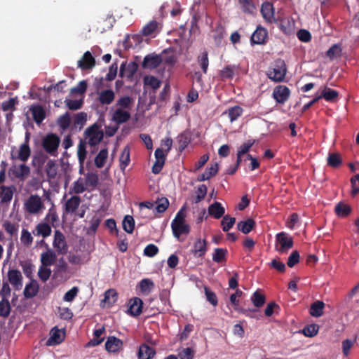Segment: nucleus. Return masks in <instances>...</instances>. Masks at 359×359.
I'll return each instance as SVG.
<instances>
[{
    "label": "nucleus",
    "mask_w": 359,
    "mask_h": 359,
    "mask_svg": "<svg viewBox=\"0 0 359 359\" xmlns=\"http://www.w3.org/2000/svg\"><path fill=\"white\" fill-rule=\"evenodd\" d=\"M137 65L135 62H123L120 67L119 76L131 79L137 69Z\"/></svg>",
    "instance_id": "obj_12"
},
{
    "label": "nucleus",
    "mask_w": 359,
    "mask_h": 359,
    "mask_svg": "<svg viewBox=\"0 0 359 359\" xmlns=\"http://www.w3.org/2000/svg\"><path fill=\"white\" fill-rule=\"evenodd\" d=\"M50 275H51V270L49 268H48V266L41 265L39 267V269L38 271V276L42 281H43V282L47 281L49 279Z\"/></svg>",
    "instance_id": "obj_59"
},
{
    "label": "nucleus",
    "mask_w": 359,
    "mask_h": 359,
    "mask_svg": "<svg viewBox=\"0 0 359 359\" xmlns=\"http://www.w3.org/2000/svg\"><path fill=\"white\" fill-rule=\"evenodd\" d=\"M208 214L215 219H219L224 217L225 213V208L222 205L217 201L214 202L208 207Z\"/></svg>",
    "instance_id": "obj_23"
},
{
    "label": "nucleus",
    "mask_w": 359,
    "mask_h": 359,
    "mask_svg": "<svg viewBox=\"0 0 359 359\" xmlns=\"http://www.w3.org/2000/svg\"><path fill=\"white\" fill-rule=\"evenodd\" d=\"M20 240L24 245L29 247L32 244L33 237L27 229H23L22 231Z\"/></svg>",
    "instance_id": "obj_62"
},
{
    "label": "nucleus",
    "mask_w": 359,
    "mask_h": 359,
    "mask_svg": "<svg viewBox=\"0 0 359 359\" xmlns=\"http://www.w3.org/2000/svg\"><path fill=\"white\" fill-rule=\"evenodd\" d=\"M327 163L331 168H339L342 163V158L339 153H330L327 158Z\"/></svg>",
    "instance_id": "obj_39"
},
{
    "label": "nucleus",
    "mask_w": 359,
    "mask_h": 359,
    "mask_svg": "<svg viewBox=\"0 0 359 359\" xmlns=\"http://www.w3.org/2000/svg\"><path fill=\"white\" fill-rule=\"evenodd\" d=\"M53 245L60 255H65L68 251V245L66 243L65 236L59 230L55 231Z\"/></svg>",
    "instance_id": "obj_7"
},
{
    "label": "nucleus",
    "mask_w": 359,
    "mask_h": 359,
    "mask_svg": "<svg viewBox=\"0 0 359 359\" xmlns=\"http://www.w3.org/2000/svg\"><path fill=\"white\" fill-rule=\"evenodd\" d=\"M98 175L94 172H88L86 175V185L95 188L98 184Z\"/></svg>",
    "instance_id": "obj_57"
},
{
    "label": "nucleus",
    "mask_w": 359,
    "mask_h": 359,
    "mask_svg": "<svg viewBox=\"0 0 359 359\" xmlns=\"http://www.w3.org/2000/svg\"><path fill=\"white\" fill-rule=\"evenodd\" d=\"M241 6V9L243 13L252 14L253 13L255 6L252 0H238Z\"/></svg>",
    "instance_id": "obj_53"
},
{
    "label": "nucleus",
    "mask_w": 359,
    "mask_h": 359,
    "mask_svg": "<svg viewBox=\"0 0 359 359\" xmlns=\"http://www.w3.org/2000/svg\"><path fill=\"white\" fill-rule=\"evenodd\" d=\"M255 220L252 218H248L246 220L238 222L237 229L244 234H248L255 229Z\"/></svg>",
    "instance_id": "obj_28"
},
{
    "label": "nucleus",
    "mask_w": 359,
    "mask_h": 359,
    "mask_svg": "<svg viewBox=\"0 0 359 359\" xmlns=\"http://www.w3.org/2000/svg\"><path fill=\"white\" fill-rule=\"evenodd\" d=\"M31 111L33 119L37 124H40L45 119L46 111L41 106H34L31 108Z\"/></svg>",
    "instance_id": "obj_34"
},
{
    "label": "nucleus",
    "mask_w": 359,
    "mask_h": 359,
    "mask_svg": "<svg viewBox=\"0 0 359 359\" xmlns=\"http://www.w3.org/2000/svg\"><path fill=\"white\" fill-rule=\"evenodd\" d=\"M86 138L90 146L98 144L103 138V132L99 130L97 124L94 123L85 131Z\"/></svg>",
    "instance_id": "obj_5"
},
{
    "label": "nucleus",
    "mask_w": 359,
    "mask_h": 359,
    "mask_svg": "<svg viewBox=\"0 0 359 359\" xmlns=\"http://www.w3.org/2000/svg\"><path fill=\"white\" fill-rule=\"evenodd\" d=\"M290 90L286 86L279 85L274 88L272 97L277 103L284 104L289 99Z\"/></svg>",
    "instance_id": "obj_8"
},
{
    "label": "nucleus",
    "mask_w": 359,
    "mask_h": 359,
    "mask_svg": "<svg viewBox=\"0 0 359 359\" xmlns=\"http://www.w3.org/2000/svg\"><path fill=\"white\" fill-rule=\"evenodd\" d=\"M338 95L339 93L337 90L328 87H325L324 90L322 91L321 95H319V96H322V98H324L326 101L328 102H333L337 98Z\"/></svg>",
    "instance_id": "obj_46"
},
{
    "label": "nucleus",
    "mask_w": 359,
    "mask_h": 359,
    "mask_svg": "<svg viewBox=\"0 0 359 359\" xmlns=\"http://www.w3.org/2000/svg\"><path fill=\"white\" fill-rule=\"evenodd\" d=\"M198 62L199 63L203 72L206 74L209 65L208 55L206 51L203 52L201 55L198 57Z\"/></svg>",
    "instance_id": "obj_54"
},
{
    "label": "nucleus",
    "mask_w": 359,
    "mask_h": 359,
    "mask_svg": "<svg viewBox=\"0 0 359 359\" xmlns=\"http://www.w3.org/2000/svg\"><path fill=\"white\" fill-rule=\"evenodd\" d=\"M11 170L13 175L20 180H25L30 173L29 167L25 164H21L18 166L15 165Z\"/></svg>",
    "instance_id": "obj_24"
},
{
    "label": "nucleus",
    "mask_w": 359,
    "mask_h": 359,
    "mask_svg": "<svg viewBox=\"0 0 359 359\" xmlns=\"http://www.w3.org/2000/svg\"><path fill=\"white\" fill-rule=\"evenodd\" d=\"M319 327L316 324H310L304 327L302 333L308 337H313L318 332Z\"/></svg>",
    "instance_id": "obj_52"
},
{
    "label": "nucleus",
    "mask_w": 359,
    "mask_h": 359,
    "mask_svg": "<svg viewBox=\"0 0 359 359\" xmlns=\"http://www.w3.org/2000/svg\"><path fill=\"white\" fill-rule=\"evenodd\" d=\"M131 117L130 113L122 109H116L113 115L112 120L118 125L126 123Z\"/></svg>",
    "instance_id": "obj_20"
},
{
    "label": "nucleus",
    "mask_w": 359,
    "mask_h": 359,
    "mask_svg": "<svg viewBox=\"0 0 359 359\" xmlns=\"http://www.w3.org/2000/svg\"><path fill=\"white\" fill-rule=\"evenodd\" d=\"M123 228L128 233H132L135 228V220L130 215H126L123 221Z\"/></svg>",
    "instance_id": "obj_51"
},
{
    "label": "nucleus",
    "mask_w": 359,
    "mask_h": 359,
    "mask_svg": "<svg viewBox=\"0 0 359 359\" xmlns=\"http://www.w3.org/2000/svg\"><path fill=\"white\" fill-rule=\"evenodd\" d=\"M38 291L39 286L37 283L35 282L34 280H32V281L26 285L23 294L25 298L29 299L36 296Z\"/></svg>",
    "instance_id": "obj_36"
},
{
    "label": "nucleus",
    "mask_w": 359,
    "mask_h": 359,
    "mask_svg": "<svg viewBox=\"0 0 359 359\" xmlns=\"http://www.w3.org/2000/svg\"><path fill=\"white\" fill-rule=\"evenodd\" d=\"M156 352L155 349L146 344H142L140 346L137 352L138 359H152Z\"/></svg>",
    "instance_id": "obj_17"
},
{
    "label": "nucleus",
    "mask_w": 359,
    "mask_h": 359,
    "mask_svg": "<svg viewBox=\"0 0 359 359\" xmlns=\"http://www.w3.org/2000/svg\"><path fill=\"white\" fill-rule=\"evenodd\" d=\"M8 280L15 290H20L22 287V276L18 269H9L8 271Z\"/></svg>",
    "instance_id": "obj_10"
},
{
    "label": "nucleus",
    "mask_w": 359,
    "mask_h": 359,
    "mask_svg": "<svg viewBox=\"0 0 359 359\" xmlns=\"http://www.w3.org/2000/svg\"><path fill=\"white\" fill-rule=\"evenodd\" d=\"M236 218L231 217L229 215H224L222 220L221 221V225L222 226V230L224 232H228L235 224Z\"/></svg>",
    "instance_id": "obj_49"
},
{
    "label": "nucleus",
    "mask_w": 359,
    "mask_h": 359,
    "mask_svg": "<svg viewBox=\"0 0 359 359\" xmlns=\"http://www.w3.org/2000/svg\"><path fill=\"white\" fill-rule=\"evenodd\" d=\"M105 332L104 327H102L99 329H96L93 332V338L90 340L88 346H95L100 344L104 339V337H101V335Z\"/></svg>",
    "instance_id": "obj_38"
},
{
    "label": "nucleus",
    "mask_w": 359,
    "mask_h": 359,
    "mask_svg": "<svg viewBox=\"0 0 359 359\" xmlns=\"http://www.w3.org/2000/svg\"><path fill=\"white\" fill-rule=\"evenodd\" d=\"M228 250L226 248H215L212 254V260L216 263L226 262Z\"/></svg>",
    "instance_id": "obj_44"
},
{
    "label": "nucleus",
    "mask_w": 359,
    "mask_h": 359,
    "mask_svg": "<svg viewBox=\"0 0 359 359\" xmlns=\"http://www.w3.org/2000/svg\"><path fill=\"white\" fill-rule=\"evenodd\" d=\"M143 302L139 297H135L129 302L128 312L133 316H138L142 311Z\"/></svg>",
    "instance_id": "obj_18"
},
{
    "label": "nucleus",
    "mask_w": 359,
    "mask_h": 359,
    "mask_svg": "<svg viewBox=\"0 0 359 359\" xmlns=\"http://www.w3.org/2000/svg\"><path fill=\"white\" fill-rule=\"evenodd\" d=\"M52 232V229L50 226L46 222L39 223L36 227L34 231H33V233L34 236H42L43 238H46L50 236Z\"/></svg>",
    "instance_id": "obj_25"
},
{
    "label": "nucleus",
    "mask_w": 359,
    "mask_h": 359,
    "mask_svg": "<svg viewBox=\"0 0 359 359\" xmlns=\"http://www.w3.org/2000/svg\"><path fill=\"white\" fill-rule=\"evenodd\" d=\"M86 122V114L84 112H80L77 114L74 120V126L76 128L81 129L83 127Z\"/></svg>",
    "instance_id": "obj_61"
},
{
    "label": "nucleus",
    "mask_w": 359,
    "mask_h": 359,
    "mask_svg": "<svg viewBox=\"0 0 359 359\" xmlns=\"http://www.w3.org/2000/svg\"><path fill=\"white\" fill-rule=\"evenodd\" d=\"M95 60L89 51H86L83 57L78 61V67L82 69H88L95 66Z\"/></svg>",
    "instance_id": "obj_22"
},
{
    "label": "nucleus",
    "mask_w": 359,
    "mask_h": 359,
    "mask_svg": "<svg viewBox=\"0 0 359 359\" xmlns=\"http://www.w3.org/2000/svg\"><path fill=\"white\" fill-rule=\"evenodd\" d=\"M325 304L322 301L314 302L310 307L309 313L313 317H320L323 314Z\"/></svg>",
    "instance_id": "obj_35"
},
{
    "label": "nucleus",
    "mask_w": 359,
    "mask_h": 359,
    "mask_svg": "<svg viewBox=\"0 0 359 359\" xmlns=\"http://www.w3.org/2000/svg\"><path fill=\"white\" fill-rule=\"evenodd\" d=\"M119 161L121 170H124L130 162V147L128 145L126 146L122 150Z\"/></svg>",
    "instance_id": "obj_37"
},
{
    "label": "nucleus",
    "mask_w": 359,
    "mask_h": 359,
    "mask_svg": "<svg viewBox=\"0 0 359 359\" xmlns=\"http://www.w3.org/2000/svg\"><path fill=\"white\" fill-rule=\"evenodd\" d=\"M287 73V67L285 61L278 59L274 62L273 66L270 67L266 72L268 78L276 82H280L284 80Z\"/></svg>",
    "instance_id": "obj_2"
},
{
    "label": "nucleus",
    "mask_w": 359,
    "mask_h": 359,
    "mask_svg": "<svg viewBox=\"0 0 359 359\" xmlns=\"http://www.w3.org/2000/svg\"><path fill=\"white\" fill-rule=\"evenodd\" d=\"M56 260V254L50 249L41 255V262L43 266H50L54 264Z\"/></svg>",
    "instance_id": "obj_29"
},
{
    "label": "nucleus",
    "mask_w": 359,
    "mask_h": 359,
    "mask_svg": "<svg viewBox=\"0 0 359 359\" xmlns=\"http://www.w3.org/2000/svg\"><path fill=\"white\" fill-rule=\"evenodd\" d=\"M31 154V150L27 140L25 143L20 145L18 158L21 161L25 162L28 160Z\"/></svg>",
    "instance_id": "obj_43"
},
{
    "label": "nucleus",
    "mask_w": 359,
    "mask_h": 359,
    "mask_svg": "<svg viewBox=\"0 0 359 359\" xmlns=\"http://www.w3.org/2000/svg\"><path fill=\"white\" fill-rule=\"evenodd\" d=\"M243 294V291L239 289H236L235 293L231 294L230 296V302L232 306H233L234 310L237 311L239 313H241L244 315L248 316V310L243 308L239 307V300L237 299L238 297H241Z\"/></svg>",
    "instance_id": "obj_27"
},
{
    "label": "nucleus",
    "mask_w": 359,
    "mask_h": 359,
    "mask_svg": "<svg viewBox=\"0 0 359 359\" xmlns=\"http://www.w3.org/2000/svg\"><path fill=\"white\" fill-rule=\"evenodd\" d=\"M144 83L153 89H158L161 86V81L154 76H146L144 79Z\"/></svg>",
    "instance_id": "obj_60"
},
{
    "label": "nucleus",
    "mask_w": 359,
    "mask_h": 359,
    "mask_svg": "<svg viewBox=\"0 0 359 359\" xmlns=\"http://www.w3.org/2000/svg\"><path fill=\"white\" fill-rule=\"evenodd\" d=\"M251 300L255 306L261 307L264 304L266 298L263 294L258 291H255L251 297Z\"/></svg>",
    "instance_id": "obj_56"
},
{
    "label": "nucleus",
    "mask_w": 359,
    "mask_h": 359,
    "mask_svg": "<svg viewBox=\"0 0 359 359\" xmlns=\"http://www.w3.org/2000/svg\"><path fill=\"white\" fill-rule=\"evenodd\" d=\"M11 306L8 299L0 301V316L7 318L11 313Z\"/></svg>",
    "instance_id": "obj_50"
},
{
    "label": "nucleus",
    "mask_w": 359,
    "mask_h": 359,
    "mask_svg": "<svg viewBox=\"0 0 359 359\" xmlns=\"http://www.w3.org/2000/svg\"><path fill=\"white\" fill-rule=\"evenodd\" d=\"M207 250L208 243L206 240L198 238L194 243L191 252L195 257H202L205 255Z\"/></svg>",
    "instance_id": "obj_15"
},
{
    "label": "nucleus",
    "mask_w": 359,
    "mask_h": 359,
    "mask_svg": "<svg viewBox=\"0 0 359 359\" xmlns=\"http://www.w3.org/2000/svg\"><path fill=\"white\" fill-rule=\"evenodd\" d=\"M161 29V24L156 20H151L147 23L142 29V34L144 36H149L159 32Z\"/></svg>",
    "instance_id": "obj_16"
},
{
    "label": "nucleus",
    "mask_w": 359,
    "mask_h": 359,
    "mask_svg": "<svg viewBox=\"0 0 359 359\" xmlns=\"http://www.w3.org/2000/svg\"><path fill=\"white\" fill-rule=\"evenodd\" d=\"M238 66L235 65H226L219 71V76L222 80L233 79L235 72L238 70Z\"/></svg>",
    "instance_id": "obj_32"
},
{
    "label": "nucleus",
    "mask_w": 359,
    "mask_h": 359,
    "mask_svg": "<svg viewBox=\"0 0 359 359\" xmlns=\"http://www.w3.org/2000/svg\"><path fill=\"white\" fill-rule=\"evenodd\" d=\"M185 217L186 215L184 212V208H182L171 222L173 236L177 239L182 234L187 235L190 232V226L185 223Z\"/></svg>",
    "instance_id": "obj_1"
},
{
    "label": "nucleus",
    "mask_w": 359,
    "mask_h": 359,
    "mask_svg": "<svg viewBox=\"0 0 359 359\" xmlns=\"http://www.w3.org/2000/svg\"><path fill=\"white\" fill-rule=\"evenodd\" d=\"M351 207L343 202L338 203L334 208L335 214L338 217L342 218L346 217L348 215H349L351 212Z\"/></svg>",
    "instance_id": "obj_33"
},
{
    "label": "nucleus",
    "mask_w": 359,
    "mask_h": 359,
    "mask_svg": "<svg viewBox=\"0 0 359 359\" xmlns=\"http://www.w3.org/2000/svg\"><path fill=\"white\" fill-rule=\"evenodd\" d=\"M226 113H227L230 121L233 122L243 114V109L238 105H236L229 107Z\"/></svg>",
    "instance_id": "obj_41"
},
{
    "label": "nucleus",
    "mask_w": 359,
    "mask_h": 359,
    "mask_svg": "<svg viewBox=\"0 0 359 359\" xmlns=\"http://www.w3.org/2000/svg\"><path fill=\"white\" fill-rule=\"evenodd\" d=\"M65 337V332H62L57 327H54L50 332V337L46 341V345L54 346L60 344L64 341Z\"/></svg>",
    "instance_id": "obj_14"
},
{
    "label": "nucleus",
    "mask_w": 359,
    "mask_h": 359,
    "mask_svg": "<svg viewBox=\"0 0 359 359\" xmlns=\"http://www.w3.org/2000/svg\"><path fill=\"white\" fill-rule=\"evenodd\" d=\"M58 124L62 129H67L69 127L71 123V118L69 113L66 112L65 114L60 116L58 118Z\"/></svg>",
    "instance_id": "obj_64"
},
{
    "label": "nucleus",
    "mask_w": 359,
    "mask_h": 359,
    "mask_svg": "<svg viewBox=\"0 0 359 359\" xmlns=\"http://www.w3.org/2000/svg\"><path fill=\"white\" fill-rule=\"evenodd\" d=\"M85 184H86L84 183L83 179L79 177L76 181H75L73 183L72 187L70 188L69 193L76 194L83 193L86 189L85 187Z\"/></svg>",
    "instance_id": "obj_45"
},
{
    "label": "nucleus",
    "mask_w": 359,
    "mask_h": 359,
    "mask_svg": "<svg viewBox=\"0 0 359 359\" xmlns=\"http://www.w3.org/2000/svg\"><path fill=\"white\" fill-rule=\"evenodd\" d=\"M60 143V139L57 134L48 133L42 140V147L50 155L56 156Z\"/></svg>",
    "instance_id": "obj_3"
},
{
    "label": "nucleus",
    "mask_w": 359,
    "mask_h": 359,
    "mask_svg": "<svg viewBox=\"0 0 359 359\" xmlns=\"http://www.w3.org/2000/svg\"><path fill=\"white\" fill-rule=\"evenodd\" d=\"M44 208L41 197L37 195H31L25 203V209L29 214H37Z\"/></svg>",
    "instance_id": "obj_6"
},
{
    "label": "nucleus",
    "mask_w": 359,
    "mask_h": 359,
    "mask_svg": "<svg viewBox=\"0 0 359 359\" xmlns=\"http://www.w3.org/2000/svg\"><path fill=\"white\" fill-rule=\"evenodd\" d=\"M276 250L280 253L287 252L294 245L292 236L284 231L276 234Z\"/></svg>",
    "instance_id": "obj_4"
},
{
    "label": "nucleus",
    "mask_w": 359,
    "mask_h": 359,
    "mask_svg": "<svg viewBox=\"0 0 359 359\" xmlns=\"http://www.w3.org/2000/svg\"><path fill=\"white\" fill-rule=\"evenodd\" d=\"M133 99L130 96L125 95L119 97L116 103V106L118 107V109H130L133 104Z\"/></svg>",
    "instance_id": "obj_42"
},
{
    "label": "nucleus",
    "mask_w": 359,
    "mask_h": 359,
    "mask_svg": "<svg viewBox=\"0 0 359 359\" xmlns=\"http://www.w3.org/2000/svg\"><path fill=\"white\" fill-rule=\"evenodd\" d=\"M161 62H162V58L160 55H148L144 58L142 65L144 67H149L150 69H155V68L158 67Z\"/></svg>",
    "instance_id": "obj_26"
},
{
    "label": "nucleus",
    "mask_w": 359,
    "mask_h": 359,
    "mask_svg": "<svg viewBox=\"0 0 359 359\" xmlns=\"http://www.w3.org/2000/svg\"><path fill=\"white\" fill-rule=\"evenodd\" d=\"M107 156V149H101L95 158V164L96 167L98 168H102L106 162Z\"/></svg>",
    "instance_id": "obj_47"
},
{
    "label": "nucleus",
    "mask_w": 359,
    "mask_h": 359,
    "mask_svg": "<svg viewBox=\"0 0 359 359\" xmlns=\"http://www.w3.org/2000/svg\"><path fill=\"white\" fill-rule=\"evenodd\" d=\"M115 98V93L112 90H103L98 93L97 100L102 105H109Z\"/></svg>",
    "instance_id": "obj_19"
},
{
    "label": "nucleus",
    "mask_w": 359,
    "mask_h": 359,
    "mask_svg": "<svg viewBox=\"0 0 359 359\" xmlns=\"http://www.w3.org/2000/svg\"><path fill=\"white\" fill-rule=\"evenodd\" d=\"M15 191L16 187L14 185L0 186V204L9 203L11 201L13 194Z\"/></svg>",
    "instance_id": "obj_13"
},
{
    "label": "nucleus",
    "mask_w": 359,
    "mask_h": 359,
    "mask_svg": "<svg viewBox=\"0 0 359 359\" xmlns=\"http://www.w3.org/2000/svg\"><path fill=\"white\" fill-rule=\"evenodd\" d=\"M81 198L78 196H73L69 198L65 205V210L67 213H74L79 207Z\"/></svg>",
    "instance_id": "obj_30"
},
{
    "label": "nucleus",
    "mask_w": 359,
    "mask_h": 359,
    "mask_svg": "<svg viewBox=\"0 0 359 359\" xmlns=\"http://www.w3.org/2000/svg\"><path fill=\"white\" fill-rule=\"evenodd\" d=\"M123 346V341L114 336L107 338L105 343V348L107 351L114 353L118 351Z\"/></svg>",
    "instance_id": "obj_21"
},
{
    "label": "nucleus",
    "mask_w": 359,
    "mask_h": 359,
    "mask_svg": "<svg viewBox=\"0 0 359 359\" xmlns=\"http://www.w3.org/2000/svg\"><path fill=\"white\" fill-rule=\"evenodd\" d=\"M255 142V140H248L247 142H245L243 144H242L238 148L237 153L240 154H241L243 156L244 154H246L249 151L250 148L253 146Z\"/></svg>",
    "instance_id": "obj_63"
},
{
    "label": "nucleus",
    "mask_w": 359,
    "mask_h": 359,
    "mask_svg": "<svg viewBox=\"0 0 359 359\" xmlns=\"http://www.w3.org/2000/svg\"><path fill=\"white\" fill-rule=\"evenodd\" d=\"M218 172V164L216 163L205 169V172L197 177V181L203 182L210 179L216 175Z\"/></svg>",
    "instance_id": "obj_31"
},
{
    "label": "nucleus",
    "mask_w": 359,
    "mask_h": 359,
    "mask_svg": "<svg viewBox=\"0 0 359 359\" xmlns=\"http://www.w3.org/2000/svg\"><path fill=\"white\" fill-rule=\"evenodd\" d=\"M205 294L207 300L213 306H216L218 304V299L216 294L210 290L207 286L204 287Z\"/></svg>",
    "instance_id": "obj_58"
},
{
    "label": "nucleus",
    "mask_w": 359,
    "mask_h": 359,
    "mask_svg": "<svg viewBox=\"0 0 359 359\" xmlns=\"http://www.w3.org/2000/svg\"><path fill=\"white\" fill-rule=\"evenodd\" d=\"M260 12L266 22L271 24L278 22V19L274 16V8L271 3L268 1L263 3Z\"/></svg>",
    "instance_id": "obj_9"
},
{
    "label": "nucleus",
    "mask_w": 359,
    "mask_h": 359,
    "mask_svg": "<svg viewBox=\"0 0 359 359\" xmlns=\"http://www.w3.org/2000/svg\"><path fill=\"white\" fill-rule=\"evenodd\" d=\"M268 37L267 29L261 25L257 26L255 31L252 34L250 41L252 44H264L266 43V39Z\"/></svg>",
    "instance_id": "obj_11"
},
{
    "label": "nucleus",
    "mask_w": 359,
    "mask_h": 359,
    "mask_svg": "<svg viewBox=\"0 0 359 359\" xmlns=\"http://www.w3.org/2000/svg\"><path fill=\"white\" fill-rule=\"evenodd\" d=\"M208 188L205 184H201L197 187L196 191V196L194 198V203H198L203 200L207 194Z\"/></svg>",
    "instance_id": "obj_55"
},
{
    "label": "nucleus",
    "mask_w": 359,
    "mask_h": 359,
    "mask_svg": "<svg viewBox=\"0 0 359 359\" xmlns=\"http://www.w3.org/2000/svg\"><path fill=\"white\" fill-rule=\"evenodd\" d=\"M138 286L141 292L147 295L154 288V283L149 278H144L139 283Z\"/></svg>",
    "instance_id": "obj_40"
},
{
    "label": "nucleus",
    "mask_w": 359,
    "mask_h": 359,
    "mask_svg": "<svg viewBox=\"0 0 359 359\" xmlns=\"http://www.w3.org/2000/svg\"><path fill=\"white\" fill-rule=\"evenodd\" d=\"M46 172L48 178L55 179L57 173V166L53 160H49L46 165Z\"/></svg>",
    "instance_id": "obj_48"
}]
</instances>
